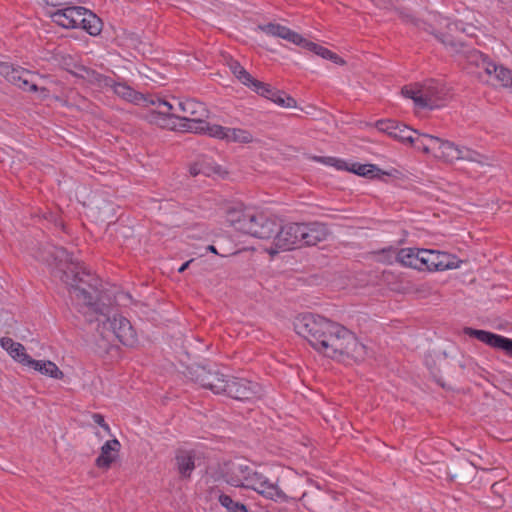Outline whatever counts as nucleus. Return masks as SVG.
Wrapping results in <instances>:
<instances>
[{"label":"nucleus","mask_w":512,"mask_h":512,"mask_svg":"<svg viewBox=\"0 0 512 512\" xmlns=\"http://www.w3.org/2000/svg\"><path fill=\"white\" fill-rule=\"evenodd\" d=\"M189 172L192 176L204 175L211 177L221 174V167L216 165L211 159L202 158L190 166Z\"/></svg>","instance_id":"obj_26"},{"label":"nucleus","mask_w":512,"mask_h":512,"mask_svg":"<svg viewBox=\"0 0 512 512\" xmlns=\"http://www.w3.org/2000/svg\"><path fill=\"white\" fill-rule=\"evenodd\" d=\"M466 29L463 22H450L446 26V32L435 34V37L452 51L460 53L466 47L464 34Z\"/></svg>","instance_id":"obj_12"},{"label":"nucleus","mask_w":512,"mask_h":512,"mask_svg":"<svg viewBox=\"0 0 512 512\" xmlns=\"http://www.w3.org/2000/svg\"><path fill=\"white\" fill-rule=\"evenodd\" d=\"M79 28L85 30L88 34H90L92 36H96L102 30V21L93 12L84 8L83 16H82V24L79 25Z\"/></svg>","instance_id":"obj_31"},{"label":"nucleus","mask_w":512,"mask_h":512,"mask_svg":"<svg viewBox=\"0 0 512 512\" xmlns=\"http://www.w3.org/2000/svg\"><path fill=\"white\" fill-rule=\"evenodd\" d=\"M252 139V134L246 130L238 128H227L226 140L228 141L250 143Z\"/></svg>","instance_id":"obj_36"},{"label":"nucleus","mask_w":512,"mask_h":512,"mask_svg":"<svg viewBox=\"0 0 512 512\" xmlns=\"http://www.w3.org/2000/svg\"><path fill=\"white\" fill-rule=\"evenodd\" d=\"M315 159L326 165L334 166L338 170H347L370 179L377 177L378 174L376 172H380V169L374 164L353 163L351 166H348L344 160L335 157H317Z\"/></svg>","instance_id":"obj_13"},{"label":"nucleus","mask_w":512,"mask_h":512,"mask_svg":"<svg viewBox=\"0 0 512 512\" xmlns=\"http://www.w3.org/2000/svg\"><path fill=\"white\" fill-rule=\"evenodd\" d=\"M24 366H28L35 371L40 372L43 375L55 378V379H62L64 374L63 372L57 367V365L52 361H42V360H35L31 356L26 360V364Z\"/></svg>","instance_id":"obj_23"},{"label":"nucleus","mask_w":512,"mask_h":512,"mask_svg":"<svg viewBox=\"0 0 512 512\" xmlns=\"http://www.w3.org/2000/svg\"><path fill=\"white\" fill-rule=\"evenodd\" d=\"M299 46L308 51L313 52L314 54H316L324 59H328L335 64L344 65L346 63L345 60L343 58H341L340 56H338L336 53L330 51L329 49H327L317 43L311 42L304 37L302 38L301 44Z\"/></svg>","instance_id":"obj_25"},{"label":"nucleus","mask_w":512,"mask_h":512,"mask_svg":"<svg viewBox=\"0 0 512 512\" xmlns=\"http://www.w3.org/2000/svg\"><path fill=\"white\" fill-rule=\"evenodd\" d=\"M44 3L47 6L53 7V8H63L67 4L66 0H43Z\"/></svg>","instance_id":"obj_46"},{"label":"nucleus","mask_w":512,"mask_h":512,"mask_svg":"<svg viewBox=\"0 0 512 512\" xmlns=\"http://www.w3.org/2000/svg\"><path fill=\"white\" fill-rule=\"evenodd\" d=\"M226 481L235 487L253 489L263 497L276 502H286L290 498L279 486L278 481H271L246 461L231 462L226 472Z\"/></svg>","instance_id":"obj_3"},{"label":"nucleus","mask_w":512,"mask_h":512,"mask_svg":"<svg viewBox=\"0 0 512 512\" xmlns=\"http://www.w3.org/2000/svg\"><path fill=\"white\" fill-rule=\"evenodd\" d=\"M0 342L1 346L8 351L12 358L22 365L26 364V360H28L30 356L25 352V347L21 343L15 342L8 337H3Z\"/></svg>","instance_id":"obj_30"},{"label":"nucleus","mask_w":512,"mask_h":512,"mask_svg":"<svg viewBox=\"0 0 512 512\" xmlns=\"http://www.w3.org/2000/svg\"><path fill=\"white\" fill-rule=\"evenodd\" d=\"M222 393L239 401H254L261 398L262 387L245 378L231 377L226 379Z\"/></svg>","instance_id":"obj_6"},{"label":"nucleus","mask_w":512,"mask_h":512,"mask_svg":"<svg viewBox=\"0 0 512 512\" xmlns=\"http://www.w3.org/2000/svg\"><path fill=\"white\" fill-rule=\"evenodd\" d=\"M226 64L231 70V72L234 74V76L244 85L251 86L252 82L255 78L252 77V75L246 71V69L237 61L234 60L232 57H228L226 59Z\"/></svg>","instance_id":"obj_32"},{"label":"nucleus","mask_w":512,"mask_h":512,"mask_svg":"<svg viewBox=\"0 0 512 512\" xmlns=\"http://www.w3.org/2000/svg\"><path fill=\"white\" fill-rule=\"evenodd\" d=\"M440 138L429 134L419 133L413 135V142H410L415 148L425 153L436 152Z\"/></svg>","instance_id":"obj_28"},{"label":"nucleus","mask_w":512,"mask_h":512,"mask_svg":"<svg viewBox=\"0 0 512 512\" xmlns=\"http://www.w3.org/2000/svg\"><path fill=\"white\" fill-rule=\"evenodd\" d=\"M483 158L484 157L480 153H478L470 148H467V147L460 148L459 160H467V161L483 164V162H484Z\"/></svg>","instance_id":"obj_41"},{"label":"nucleus","mask_w":512,"mask_h":512,"mask_svg":"<svg viewBox=\"0 0 512 512\" xmlns=\"http://www.w3.org/2000/svg\"><path fill=\"white\" fill-rule=\"evenodd\" d=\"M301 223H288L278 227L273 238V246L268 250L271 255L280 250L288 251L301 247Z\"/></svg>","instance_id":"obj_7"},{"label":"nucleus","mask_w":512,"mask_h":512,"mask_svg":"<svg viewBox=\"0 0 512 512\" xmlns=\"http://www.w3.org/2000/svg\"><path fill=\"white\" fill-rule=\"evenodd\" d=\"M176 467L182 479H189L195 469V456L192 451L178 450L175 456Z\"/></svg>","instance_id":"obj_22"},{"label":"nucleus","mask_w":512,"mask_h":512,"mask_svg":"<svg viewBox=\"0 0 512 512\" xmlns=\"http://www.w3.org/2000/svg\"><path fill=\"white\" fill-rule=\"evenodd\" d=\"M120 448L121 444L117 439L106 441L101 447L100 455L95 460V465L100 469H109L117 459Z\"/></svg>","instance_id":"obj_18"},{"label":"nucleus","mask_w":512,"mask_h":512,"mask_svg":"<svg viewBox=\"0 0 512 512\" xmlns=\"http://www.w3.org/2000/svg\"><path fill=\"white\" fill-rule=\"evenodd\" d=\"M301 247L313 246L326 240L328 236L327 228L324 224L314 223H301Z\"/></svg>","instance_id":"obj_14"},{"label":"nucleus","mask_w":512,"mask_h":512,"mask_svg":"<svg viewBox=\"0 0 512 512\" xmlns=\"http://www.w3.org/2000/svg\"><path fill=\"white\" fill-rule=\"evenodd\" d=\"M418 93L417 98H414V104L421 109L440 108L449 99V91L445 85L433 79L418 84Z\"/></svg>","instance_id":"obj_5"},{"label":"nucleus","mask_w":512,"mask_h":512,"mask_svg":"<svg viewBox=\"0 0 512 512\" xmlns=\"http://www.w3.org/2000/svg\"><path fill=\"white\" fill-rule=\"evenodd\" d=\"M421 254L424 259V269L442 271L458 267L457 257L447 252L425 249Z\"/></svg>","instance_id":"obj_10"},{"label":"nucleus","mask_w":512,"mask_h":512,"mask_svg":"<svg viewBox=\"0 0 512 512\" xmlns=\"http://www.w3.org/2000/svg\"><path fill=\"white\" fill-rule=\"evenodd\" d=\"M1 73L5 75L9 82L25 91H37V85L29 80L30 72L24 69L12 68L9 65L1 66Z\"/></svg>","instance_id":"obj_15"},{"label":"nucleus","mask_w":512,"mask_h":512,"mask_svg":"<svg viewBox=\"0 0 512 512\" xmlns=\"http://www.w3.org/2000/svg\"><path fill=\"white\" fill-rule=\"evenodd\" d=\"M398 124L399 122L391 119L379 120L376 123V127L379 131L387 133L389 136L393 137L397 130Z\"/></svg>","instance_id":"obj_42"},{"label":"nucleus","mask_w":512,"mask_h":512,"mask_svg":"<svg viewBox=\"0 0 512 512\" xmlns=\"http://www.w3.org/2000/svg\"><path fill=\"white\" fill-rule=\"evenodd\" d=\"M51 254L60 263L65 262V268L59 267L55 275L69 286V293L77 301L78 310L86 321L99 322L104 330L111 331L123 345L133 346L137 341L136 332L127 318L117 314L110 304L102 302L100 279L86 270L83 263L74 261L66 249L55 247Z\"/></svg>","instance_id":"obj_1"},{"label":"nucleus","mask_w":512,"mask_h":512,"mask_svg":"<svg viewBox=\"0 0 512 512\" xmlns=\"http://www.w3.org/2000/svg\"><path fill=\"white\" fill-rule=\"evenodd\" d=\"M84 7L81 6H65L49 11L51 20L57 25L66 29H77L82 24Z\"/></svg>","instance_id":"obj_11"},{"label":"nucleus","mask_w":512,"mask_h":512,"mask_svg":"<svg viewBox=\"0 0 512 512\" xmlns=\"http://www.w3.org/2000/svg\"><path fill=\"white\" fill-rule=\"evenodd\" d=\"M77 71L72 74L77 77L86 80L90 84L97 85L98 87H106L113 85V79L109 76H105L94 69L86 67L84 65H76Z\"/></svg>","instance_id":"obj_20"},{"label":"nucleus","mask_w":512,"mask_h":512,"mask_svg":"<svg viewBox=\"0 0 512 512\" xmlns=\"http://www.w3.org/2000/svg\"><path fill=\"white\" fill-rule=\"evenodd\" d=\"M464 334L479 340L491 348L503 351L512 358V339L495 334L486 330H478L471 327H465Z\"/></svg>","instance_id":"obj_9"},{"label":"nucleus","mask_w":512,"mask_h":512,"mask_svg":"<svg viewBox=\"0 0 512 512\" xmlns=\"http://www.w3.org/2000/svg\"><path fill=\"white\" fill-rule=\"evenodd\" d=\"M207 117H199L198 119H186L179 125L181 131L192 132L196 134H206L208 128Z\"/></svg>","instance_id":"obj_34"},{"label":"nucleus","mask_w":512,"mask_h":512,"mask_svg":"<svg viewBox=\"0 0 512 512\" xmlns=\"http://www.w3.org/2000/svg\"><path fill=\"white\" fill-rule=\"evenodd\" d=\"M235 225L239 231L260 239L272 238L278 229L276 219L264 213L245 212Z\"/></svg>","instance_id":"obj_4"},{"label":"nucleus","mask_w":512,"mask_h":512,"mask_svg":"<svg viewBox=\"0 0 512 512\" xmlns=\"http://www.w3.org/2000/svg\"><path fill=\"white\" fill-rule=\"evenodd\" d=\"M143 102L145 103L146 106H154L156 108L155 112L160 116H163L165 118L176 119L178 117V113L174 112L178 111V108L176 109L171 102H168L162 98L147 96L143 98Z\"/></svg>","instance_id":"obj_24"},{"label":"nucleus","mask_w":512,"mask_h":512,"mask_svg":"<svg viewBox=\"0 0 512 512\" xmlns=\"http://www.w3.org/2000/svg\"><path fill=\"white\" fill-rule=\"evenodd\" d=\"M478 68L483 70V66H482L481 63H479V67Z\"/></svg>","instance_id":"obj_49"},{"label":"nucleus","mask_w":512,"mask_h":512,"mask_svg":"<svg viewBox=\"0 0 512 512\" xmlns=\"http://www.w3.org/2000/svg\"><path fill=\"white\" fill-rule=\"evenodd\" d=\"M253 91H255L257 94L273 101V98L276 97V94L278 92L277 89L272 87L270 84H266L264 82H261L257 79H254L251 86H249Z\"/></svg>","instance_id":"obj_35"},{"label":"nucleus","mask_w":512,"mask_h":512,"mask_svg":"<svg viewBox=\"0 0 512 512\" xmlns=\"http://www.w3.org/2000/svg\"><path fill=\"white\" fill-rule=\"evenodd\" d=\"M189 378L201 387L210 389L215 394H221L225 390V375L218 371H212L206 366L195 365L188 368Z\"/></svg>","instance_id":"obj_8"},{"label":"nucleus","mask_w":512,"mask_h":512,"mask_svg":"<svg viewBox=\"0 0 512 512\" xmlns=\"http://www.w3.org/2000/svg\"><path fill=\"white\" fill-rule=\"evenodd\" d=\"M492 76L503 86L508 87V83L512 79V71L495 63V69H492Z\"/></svg>","instance_id":"obj_39"},{"label":"nucleus","mask_w":512,"mask_h":512,"mask_svg":"<svg viewBox=\"0 0 512 512\" xmlns=\"http://www.w3.org/2000/svg\"><path fill=\"white\" fill-rule=\"evenodd\" d=\"M414 134H417V130L412 129L403 123H399L393 138L402 142L410 143L413 142Z\"/></svg>","instance_id":"obj_38"},{"label":"nucleus","mask_w":512,"mask_h":512,"mask_svg":"<svg viewBox=\"0 0 512 512\" xmlns=\"http://www.w3.org/2000/svg\"><path fill=\"white\" fill-rule=\"evenodd\" d=\"M178 111L183 115L178 114L177 119L185 122L186 119H198L199 117H208L209 110L206 105L195 99H186L184 101H178Z\"/></svg>","instance_id":"obj_16"},{"label":"nucleus","mask_w":512,"mask_h":512,"mask_svg":"<svg viewBox=\"0 0 512 512\" xmlns=\"http://www.w3.org/2000/svg\"><path fill=\"white\" fill-rule=\"evenodd\" d=\"M474 465L468 460L455 462L452 465V472L447 473L450 481H469L472 477Z\"/></svg>","instance_id":"obj_27"},{"label":"nucleus","mask_w":512,"mask_h":512,"mask_svg":"<svg viewBox=\"0 0 512 512\" xmlns=\"http://www.w3.org/2000/svg\"><path fill=\"white\" fill-rule=\"evenodd\" d=\"M92 419H93V421H94L96 424H98L99 426H101V427H102L106 432H108V433L110 432V427H109V425L105 422L104 417H103L101 414H99V413H94V414L92 415Z\"/></svg>","instance_id":"obj_45"},{"label":"nucleus","mask_w":512,"mask_h":512,"mask_svg":"<svg viewBox=\"0 0 512 512\" xmlns=\"http://www.w3.org/2000/svg\"><path fill=\"white\" fill-rule=\"evenodd\" d=\"M272 102H274L275 104H277L281 107H286V108H294L297 105V102L293 97H291L284 91H280V90H278L276 97L273 98Z\"/></svg>","instance_id":"obj_40"},{"label":"nucleus","mask_w":512,"mask_h":512,"mask_svg":"<svg viewBox=\"0 0 512 512\" xmlns=\"http://www.w3.org/2000/svg\"><path fill=\"white\" fill-rule=\"evenodd\" d=\"M258 28L270 36L279 37L285 39L291 43L296 45H300L302 41V36L297 32L292 31L286 26L277 24V23H268L264 25H259Z\"/></svg>","instance_id":"obj_19"},{"label":"nucleus","mask_w":512,"mask_h":512,"mask_svg":"<svg viewBox=\"0 0 512 512\" xmlns=\"http://www.w3.org/2000/svg\"><path fill=\"white\" fill-rule=\"evenodd\" d=\"M402 94L405 97L410 98L414 101V98H417V96L419 95L418 84L415 87L404 86L402 88Z\"/></svg>","instance_id":"obj_44"},{"label":"nucleus","mask_w":512,"mask_h":512,"mask_svg":"<svg viewBox=\"0 0 512 512\" xmlns=\"http://www.w3.org/2000/svg\"><path fill=\"white\" fill-rule=\"evenodd\" d=\"M227 128L221 125L213 124L210 125L208 123V128L206 129V135L217 139H226Z\"/></svg>","instance_id":"obj_43"},{"label":"nucleus","mask_w":512,"mask_h":512,"mask_svg":"<svg viewBox=\"0 0 512 512\" xmlns=\"http://www.w3.org/2000/svg\"><path fill=\"white\" fill-rule=\"evenodd\" d=\"M294 329L315 350L332 359L361 361L366 355V347L352 331L320 315H300L294 321Z\"/></svg>","instance_id":"obj_2"},{"label":"nucleus","mask_w":512,"mask_h":512,"mask_svg":"<svg viewBox=\"0 0 512 512\" xmlns=\"http://www.w3.org/2000/svg\"><path fill=\"white\" fill-rule=\"evenodd\" d=\"M218 501L228 512H248L247 507L243 503L235 502L227 494L221 493L218 497Z\"/></svg>","instance_id":"obj_37"},{"label":"nucleus","mask_w":512,"mask_h":512,"mask_svg":"<svg viewBox=\"0 0 512 512\" xmlns=\"http://www.w3.org/2000/svg\"><path fill=\"white\" fill-rule=\"evenodd\" d=\"M459 54L463 55V58L467 62V69L471 67H479V63L483 66V71L489 77L492 76V69H495V63L490 58L476 49L462 48Z\"/></svg>","instance_id":"obj_17"},{"label":"nucleus","mask_w":512,"mask_h":512,"mask_svg":"<svg viewBox=\"0 0 512 512\" xmlns=\"http://www.w3.org/2000/svg\"><path fill=\"white\" fill-rule=\"evenodd\" d=\"M207 250H208V251H210V252H212V253L217 254L216 247H215V246H213V245H209V246L207 247Z\"/></svg>","instance_id":"obj_48"},{"label":"nucleus","mask_w":512,"mask_h":512,"mask_svg":"<svg viewBox=\"0 0 512 512\" xmlns=\"http://www.w3.org/2000/svg\"><path fill=\"white\" fill-rule=\"evenodd\" d=\"M460 148L461 147L456 146L453 142L440 139L435 156L442 158L446 162H454L455 160H459Z\"/></svg>","instance_id":"obj_29"},{"label":"nucleus","mask_w":512,"mask_h":512,"mask_svg":"<svg viewBox=\"0 0 512 512\" xmlns=\"http://www.w3.org/2000/svg\"><path fill=\"white\" fill-rule=\"evenodd\" d=\"M425 249L418 248H402L397 253L396 259L403 266L422 270L424 269V259H422V252Z\"/></svg>","instance_id":"obj_21"},{"label":"nucleus","mask_w":512,"mask_h":512,"mask_svg":"<svg viewBox=\"0 0 512 512\" xmlns=\"http://www.w3.org/2000/svg\"><path fill=\"white\" fill-rule=\"evenodd\" d=\"M108 87L113 88L114 92L118 96L129 101L138 102L139 100H143V98H145L144 95L137 93L125 83H116L113 80V85H109Z\"/></svg>","instance_id":"obj_33"},{"label":"nucleus","mask_w":512,"mask_h":512,"mask_svg":"<svg viewBox=\"0 0 512 512\" xmlns=\"http://www.w3.org/2000/svg\"><path fill=\"white\" fill-rule=\"evenodd\" d=\"M194 261V259H190L188 261H186L185 263H183L180 268L178 269V272L179 273H183L189 266L190 264Z\"/></svg>","instance_id":"obj_47"}]
</instances>
